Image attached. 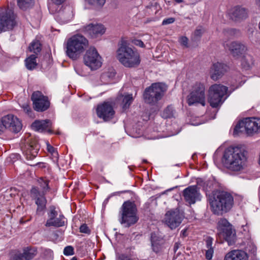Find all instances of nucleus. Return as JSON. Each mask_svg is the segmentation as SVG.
<instances>
[{"instance_id":"1","label":"nucleus","mask_w":260,"mask_h":260,"mask_svg":"<svg viewBox=\"0 0 260 260\" xmlns=\"http://www.w3.org/2000/svg\"><path fill=\"white\" fill-rule=\"evenodd\" d=\"M244 147L242 145L230 146L223 153L222 162L224 166L234 171H239L243 168Z\"/></svg>"},{"instance_id":"2","label":"nucleus","mask_w":260,"mask_h":260,"mask_svg":"<svg viewBox=\"0 0 260 260\" xmlns=\"http://www.w3.org/2000/svg\"><path fill=\"white\" fill-rule=\"evenodd\" d=\"M211 211L215 214L222 215L229 211L234 205V198L229 192L216 191L209 198Z\"/></svg>"},{"instance_id":"3","label":"nucleus","mask_w":260,"mask_h":260,"mask_svg":"<svg viewBox=\"0 0 260 260\" xmlns=\"http://www.w3.org/2000/svg\"><path fill=\"white\" fill-rule=\"evenodd\" d=\"M117 57L119 62L127 68L138 67L141 61L139 53L135 48H132L127 41L123 40L117 51Z\"/></svg>"},{"instance_id":"4","label":"nucleus","mask_w":260,"mask_h":260,"mask_svg":"<svg viewBox=\"0 0 260 260\" xmlns=\"http://www.w3.org/2000/svg\"><path fill=\"white\" fill-rule=\"evenodd\" d=\"M137 211V208L134 202H124L119 212V222L126 228L135 224L139 220Z\"/></svg>"},{"instance_id":"5","label":"nucleus","mask_w":260,"mask_h":260,"mask_svg":"<svg viewBox=\"0 0 260 260\" xmlns=\"http://www.w3.org/2000/svg\"><path fill=\"white\" fill-rule=\"evenodd\" d=\"M88 45V40L81 35H75L67 43L66 53L72 59L76 60Z\"/></svg>"},{"instance_id":"6","label":"nucleus","mask_w":260,"mask_h":260,"mask_svg":"<svg viewBox=\"0 0 260 260\" xmlns=\"http://www.w3.org/2000/svg\"><path fill=\"white\" fill-rule=\"evenodd\" d=\"M187 103L190 106L200 104L206 106V86L204 83L196 82L191 86L186 98Z\"/></svg>"},{"instance_id":"7","label":"nucleus","mask_w":260,"mask_h":260,"mask_svg":"<svg viewBox=\"0 0 260 260\" xmlns=\"http://www.w3.org/2000/svg\"><path fill=\"white\" fill-rule=\"evenodd\" d=\"M228 88L221 84H214L208 90V101L211 107H220L224 101L223 97L227 93Z\"/></svg>"},{"instance_id":"8","label":"nucleus","mask_w":260,"mask_h":260,"mask_svg":"<svg viewBox=\"0 0 260 260\" xmlns=\"http://www.w3.org/2000/svg\"><path fill=\"white\" fill-rule=\"evenodd\" d=\"M217 231L219 237L226 241L229 245L235 243L236 241L235 230L227 219L221 218L218 221Z\"/></svg>"},{"instance_id":"9","label":"nucleus","mask_w":260,"mask_h":260,"mask_svg":"<svg viewBox=\"0 0 260 260\" xmlns=\"http://www.w3.org/2000/svg\"><path fill=\"white\" fill-rule=\"evenodd\" d=\"M166 90L165 84L155 83L145 89L143 96L145 102L150 104H155L160 100Z\"/></svg>"},{"instance_id":"10","label":"nucleus","mask_w":260,"mask_h":260,"mask_svg":"<svg viewBox=\"0 0 260 260\" xmlns=\"http://www.w3.org/2000/svg\"><path fill=\"white\" fill-rule=\"evenodd\" d=\"M15 15L11 9H7L0 13V32L12 29L16 25Z\"/></svg>"},{"instance_id":"11","label":"nucleus","mask_w":260,"mask_h":260,"mask_svg":"<svg viewBox=\"0 0 260 260\" xmlns=\"http://www.w3.org/2000/svg\"><path fill=\"white\" fill-rule=\"evenodd\" d=\"M83 59L85 64L92 70H97L102 64V58L94 47H90L86 51Z\"/></svg>"},{"instance_id":"12","label":"nucleus","mask_w":260,"mask_h":260,"mask_svg":"<svg viewBox=\"0 0 260 260\" xmlns=\"http://www.w3.org/2000/svg\"><path fill=\"white\" fill-rule=\"evenodd\" d=\"M34 109L38 112H43L50 106V102L47 96L39 91L34 92L31 95Z\"/></svg>"},{"instance_id":"13","label":"nucleus","mask_w":260,"mask_h":260,"mask_svg":"<svg viewBox=\"0 0 260 260\" xmlns=\"http://www.w3.org/2000/svg\"><path fill=\"white\" fill-rule=\"evenodd\" d=\"M2 122L4 126L9 131L18 133L22 127L20 120L12 114H8L2 118Z\"/></svg>"},{"instance_id":"14","label":"nucleus","mask_w":260,"mask_h":260,"mask_svg":"<svg viewBox=\"0 0 260 260\" xmlns=\"http://www.w3.org/2000/svg\"><path fill=\"white\" fill-rule=\"evenodd\" d=\"M260 131V118L251 117L245 118V134L253 137Z\"/></svg>"},{"instance_id":"15","label":"nucleus","mask_w":260,"mask_h":260,"mask_svg":"<svg viewBox=\"0 0 260 260\" xmlns=\"http://www.w3.org/2000/svg\"><path fill=\"white\" fill-rule=\"evenodd\" d=\"M183 218V215L178 210L168 211L165 214V222L171 229L178 227Z\"/></svg>"},{"instance_id":"16","label":"nucleus","mask_w":260,"mask_h":260,"mask_svg":"<svg viewBox=\"0 0 260 260\" xmlns=\"http://www.w3.org/2000/svg\"><path fill=\"white\" fill-rule=\"evenodd\" d=\"M96 113L99 118L107 121L113 118L115 111L112 104L107 102L98 106Z\"/></svg>"},{"instance_id":"17","label":"nucleus","mask_w":260,"mask_h":260,"mask_svg":"<svg viewBox=\"0 0 260 260\" xmlns=\"http://www.w3.org/2000/svg\"><path fill=\"white\" fill-rule=\"evenodd\" d=\"M66 221L64 216L62 214H59L58 216V213L55 208H52L48 214V219L45 223V226L47 227H61L65 225Z\"/></svg>"},{"instance_id":"18","label":"nucleus","mask_w":260,"mask_h":260,"mask_svg":"<svg viewBox=\"0 0 260 260\" xmlns=\"http://www.w3.org/2000/svg\"><path fill=\"white\" fill-rule=\"evenodd\" d=\"M183 196L185 202L189 204H193L201 200L199 188L196 185L189 186L183 191Z\"/></svg>"},{"instance_id":"19","label":"nucleus","mask_w":260,"mask_h":260,"mask_svg":"<svg viewBox=\"0 0 260 260\" xmlns=\"http://www.w3.org/2000/svg\"><path fill=\"white\" fill-rule=\"evenodd\" d=\"M30 194L32 198L35 200L37 205V212H40L46 208L47 200L45 197V194H41L38 187H32L30 190Z\"/></svg>"},{"instance_id":"20","label":"nucleus","mask_w":260,"mask_h":260,"mask_svg":"<svg viewBox=\"0 0 260 260\" xmlns=\"http://www.w3.org/2000/svg\"><path fill=\"white\" fill-rule=\"evenodd\" d=\"M228 67L226 64L217 62L212 64L210 70V78L214 81L220 79L228 71Z\"/></svg>"},{"instance_id":"21","label":"nucleus","mask_w":260,"mask_h":260,"mask_svg":"<svg viewBox=\"0 0 260 260\" xmlns=\"http://www.w3.org/2000/svg\"><path fill=\"white\" fill-rule=\"evenodd\" d=\"M150 241L152 250L155 253L162 252L166 248L165 239L155 232L151 234Z\"/></svg>"},{"instance_id":"22","label":"nucleus","mask_w":260,"mask_h":260,"mask_svg":"<svg viewBox=\"0 0 260 260\" xmlns=\"http://www.w3.org/2000/svg\"><path fill=\"white\" fill-rule=\"evenodd\" d=\"M37 248L26 247L23 249V252L15 253L12 257V260H31L37 254Z\"/></svg>"},{"instance_id":"23","label":"nucleus","mask_w":260,"mask_h":260,"mask_svg":"<svg viewBox=\"0 0 260 260\" xmlns=\"http://www.w3.org/2000/svg\"><path fill=\"white\" fill-rule=\"evenodd\" d=\"M40 146L36 141H31L22 148L23 154L28 160L35 158L38 153Z\"/></svg>"},{"instance_id":"24","label":"nucleus","mask_w":260,"mask_h":260,"mask_svg":"<svg viewBox=\"0 0 260 260\" xmlns=\"http://www.w3.org/2000/svg\"><path fill=\"white\" fill-rule=\"evenodd\" d=\"M81 30L85 34L89 35L92 38L96 37L99 35H102L105 31L104 26L102 24H93L92 23L83 26Z\"/></svg>"},{"instance_id":"25","label":"nucleus","mask_w":260,"mask_h":260,"mask_svg":"<svg viewBox=\"0 0 260 260\" xmlns=\"http://www.w3.org/2000/svg\"><path fill=\"white\" fill-rule=\"evenodd\" d=\"M52 122L49 119L45 120H36L31 124V127L35 131L40 132H47L52 134V132L50 129Z\"/></svg>"},{"instance_id":"26","label":"nucleus","mask_w":260,"mask_h":260,"mask_svg":"<svg viewBox=\"0 0 260 260\" xmlns=\"http://www.w3.org/2000/svg\"><path fill=\"white\" fill-rule=\"evenodd\" d=\"M244 9L239 6H236L231 9L229 13V18L235 22L240 21L243 18Z\"/></svg>"},{"instance_id":"27","label":"nucleus","mask_w":260,"mask_h":260,"mask_svg":"<svg viewBox=\"0 0 260 260\" xmlns=\"http://www.w3.org/2000/svg\"><path fill=\"white\" fill-rule=\"evenodd\" d=\"M225 48H228L232 54L235 57H238L242 54L243 45L238 42H232L230 44L224 45Z\"/></svg>"},{"instance_id":"28","label":"nucleus","mask_w":260,"mask_h":260,"mask_svg":"<svg viewBox=\"0 0 260 260\" xmlns=\"http://www.w3.org/2000/svg\"><path fill=\"white\" fill-rule=\"evenodd\" d=\"M223 260H244V251L235 249L228 252Z\"/></svg>"},{"instance_id":"29","label":"nucleus","mask_w":260,"mask_h":260,"mask_svg":"<svg viewBox=\"0 0 260 260\" xmlns=\"http://www.w3.org/2000/svg\"><path fill=\"white\" fill-rule=\"evenodd\" d=\"M234 124L233 136L237 137L242 135L244 132V118H237Z\"/></svg>"},{"instance_id":"30","label":"nucleus","mask_w":260,"mask_h":260,"mask_svg":"<svg viewBox=\"0 0 260 260\" xmlns=\"http://www.w3.org/2000/svg\"><path fill=\"white\" fill-rule=\"evenodd\" d=\"M73 12L70 7L64 8L63 11H60L58 12V16L60 17L64 22H68L73 17Z\"/></svg>"},{"instance_id":"31","label":"nucleus","mask_w":260,"mask_h":260,"mask_svg":"<svg viewBox=\"0 0 260 260\" xmlns=\"http://www.w3.org/2000/svg\"><path fill=\"white\" fill-rule=\"evenodd\" d=\"M212 241L213 239L211 237H208L206 241L207 248L206 251V258L208 260L212 259L214 252L213 248L212 247Z\"/></svg>"},{"instance_id":"32","label":"nucleus","mask_w":260,"mask_h":260,"mask_svg":"<svg viewBox=\"0 0 260 260\" xmlns=\"http://www.w3.org/2000/svg\"><path fill=\"white\" fill-rule=\"evenodd\" d=\"M37 55L32 54L25 60V66L28 70H32L37 66L36 62Z\"/></svg>"},{"instance_id":"33","label":"nucleus","mask_w":260,"mask_h":260,"mask_svg":"<svg viewBox=\"0 0 260 260\" xmlns=\"http://www.w3.org/2000/svg\"><path fill=\"white\" fill-rule=\"evenodd\" d=\"M176 111L174 108L172 106H168L164 109L161 113V116L165 119L171 118L175 117Z\"/></svg>"},{"instance_id":"34","label":"nucleus","mask_w":260,"mask_h":260,"mask_svg":"<svg viewBox=\"0 0 260 260\" xmlns=\"http://www.w3.org/2000/svg\"><path fill=\"white\" fill-rule=\"evenodd\" d=\"M38 182L41 189V191H40L41 194H46V193L50 189V187L49 186V180L44 179L42 178H40L38 180Z\"/></svg>"},{"instance_id":"35","label":"nucleus","mask_w":260,"mask_h":260,"mask_svg":"<svg viewBox=\"0 0 260 260\" xmlns=\"http://www.w3.org/2000/svg\"><path fill=\"white\" fill-rule=\"evenodd\" d=\"M29 50L30 52H33L36 54L41 50V45L39 41H34L31 43L29 46Z\"/></svg>"},{"instance_id":"36","label":"nucleus","mask_w":260,"mask_h":260,"mask_svg":"<svg viewBox=\"0 0 260 260\" xmlns=\"http://www.w3.org/2000/svg\"><path fill=\"white\" fill-rule=\"evenodd\" d=\"M133 101L132 94L125 95L122 100V106L123 110L128 109Z\"/></svg>"},{"instance_id":"37","label":"nucleus","mask_w":260,"mask_h":260,"mask_svg":"<svg viewBox=\"0 0 260 260\" xmlns=\"http://www.w3.org/2000/svg\"><path fill=\"white\" fill-rule=\"evenodd\" d=\"M34 3V0H17L19 7L22 10H26L31 7Z\"/></svg>"},{"instance_id":"38","label":"nucleus","mask_w":260,"mask_h":260,"mask_svg":"<svg viewBox=\"0 0 260 260\" xmlns=\"http://www.w3.org/2000/svg\"><path fill=\"white\" fill-rule=\"evenodd\" d=\"M254 64L252 56L249 54H245V70L250 69Z\"/></svg>"},{"instance_id":"39","label":"nucleus","mask_w":260,"mask_h":260,"mask_svg":"<svg viewBox=\"0 0 260 260\" xmlns=\"http://www.w3.org/2000/svg\"><path fill=\"white\" fill-rule=\"evenodd\" d=\"M87 2L92 5L96 7H101L105 3L106 0H86Z\"/></svg>"},{"instance_id":"40","label":"nucleus","mask_w":260,"mask_h":260,"mask_svg":"<svg viewBox=\"0 0 260 260\" xmlns=\"http://www.w3.org/2000/svg\"><path fill=\"white\" fill-rule=\"evenodd\" d=\"M63 254L65 255H71L74 254V248L71 246H68L64 248Z\"/></svg>"},{"instance_id":"41","label":"nucleus","mask_w":260,"mask_h":260,"mask_svg":"<svg viewBox=\"0 0 260 260\" xmlns=\"http://www.w3.org/2000/svg\"><path fill=\"white\" fill-rule=\"evenodd\" d=\"M248 254H254L256 255V247L252 243H251L249 245V248H248Z\"/></svg>"},{"instance_id":"42","label":"nucleus","mask_w":260,"mask_h":260,"mask_svg":"<svg viewBox=\"0 0 260 260\" xmlns=\"http://www.w3.org/2000/svg\"><path fill=\"white\" fill-rule=\"evenodd\" d=\"M22 108H23L24 111L26 114H27L30 116H31V114L32 111H31V108L29 105H28L27 104H23L22 106Z\"/></svg>"},{"instance_id":"43","label":"nucleus","mask_w":260,"mask_h":260,"mask_svg":"<svg viewBox=\"0 0 260 260\" xmlns=\"http://www.w3.org/2000/svg\"><path fill=\"white\" fill-rule=\"evenodd\" d=\"M80 232L83 233L89 234L90 231L86 224H83L80 227Z\"/></svg>"},{"instance_id":"44","label":"nucleus","mask_w":260,"mask_h":260,"mask_svg":"<svg viewBox=\"0 0 260 260\" xmlns=\"http://www.w3.org/2000/svg\"><path fill=\"white\" fill-rule=\"evenodd\" d=\"M175 21V18L170 17L165 19L162 22V25H165L174 23Z\"/></svg>"},{"instance_id":"45","label":"nucleus","mask_w":260,"mask_h":260,"mask_svg":"<svg viewBox=\"0 0 260 260\" xmlns=\"http://www.w3.org/2000/svg\"><path fill=\"white\" fill-rule=\"evenodd\" d=\"M245 260H258V259L256 254H248L247 252H245Z\"/></svg>"},{"instance_id":"46","label":"nucleus","mask_w":260,"mask_h":260,"mask_svg":"<svg viewBox=\"0 0 260 260\" xmlns=\"http://www.w3.org/2000/svg\"><path fill=\"white\" fill-rule=\"evenodd\" d=\"M188 39L187 37H182L180 39V44L186 47H188Z\"/></svg>"},{"instance_id":"47","label":"nucleus","mask_w":260,"mask_h":260,"mask_svg":"<svg viewBox=\"0 0 260 260\" xmlns=\"http://www.w3.org/2000/svg\"><path fill=\"white\" fill-rule=\"evenodd\" d=\"M133 44L134 45L141 47L142 48L145 47L144 43L140 40H134L132 41Z\"/></svg>"},{"instance_id":"48","label":"nucleus","mask_w":260,"mask_h":260,"mask_svg":"<svg viewBox=\"0 0 260 260\" xmlns=\"http://www.w3.org/2000/svg\"><path fill=\"white\" fill-rule=\"evenodd\" d=\"M204 32V30L201 27L197 28L194 31V35L197 37H200Z\"/></svg>"},{"instance_id":"49","label":"nucleus","mask_w":260,"mask_h":260,"mask_svg":"<svg viewBox=\"0 0 260 260\" xmlns=\"http://www.w3.org/2000/svg\"><path fill=\"white\" fill-rule=\"evenodd\" d=\"M118 260H133L128 255L125 254H121L118 255Z\"/></svg>"},{"instance_id":"50","label":"nucleus","mask_w":260,"mask_h":260,"mask_svg":"<svg viewBox=\"0 0 260 260\" xmlns=\"http://www.w3.org/2000/svg\"><path fill=\"white\" fill-rule=\"evenodd\" d=\"M181 245V243L179 242H176L174 244L173 250L174 253H176L177 250L179 249V248Z\"/></svg>"},{"instance_id":"51","label":"nucleus","mask_w":260,"mask_h":260,"mask_svg":"<svg viewBox=\"0 0 260 260\" xmlns=\"http://www.w3.org/2000/svg\"><path fill=\"white\" fill-rule=\"evenodd\" d=\"M47 150L49 152L52 153H53L55 152L54 148L49 144L47 145Z\"/></svg>"},{"instance_id":"52","label":"nucleus","mask_w":260,"mask_h":260,"mask_svg":"<svg viewBox=\"0 0 260 260\" xmlns=\"http://www.w3.org/2000/svg\"><path fill=\"white\" fill-rule=\"evenodd\" d=\"M53 3L59 5L63 3L66 0H51Z\"/></svg>"},{"instance_id":"53","label":"nucleus","mask_w":260,"mask_h":260,"mask_svg":"<svg viewBox=\"0 0 260 260\" xmlns=\"http://www.w3.org/2000/svg\"><path fill=\"white\" fill-rule=\"evenodd\" d=\"M45 253H46V254L49 255V256H51L52 255V251L50 249H45L44 251Z\"/></svg>"},{"instance_id":"54","label":"nucleus","mask_w":260,"mask_h":260,"mask_svg":"<svg viewBox=\"0 0 260 260\" xmlns=\"http://www.w3.org/2000/svg\"><path fill=\"white\" fill-rule=\"evenodd\" d=\"M187 229H184L181 232V235L183 237H185L187 236Z\"/></svg>"},{"instance_id":"55","label":"nucleus","mask_w":260,"mask_h":260,"mask_svg":"<svg viewBox=\"0 0 260 260\" xmlns=\"http://www.w3.org/2000/svg\"><path fill=\"white\" fill-rule=\"evenodd\" d=\"M177 3H181L183 2V0H174Z\"/></svg>"},{"instance_id":"56","label":"nucleus","mask_w":260,"mask_h":260,"mask_svg":"<svg viewBox=\"0 0 260 260\" xmlns=\"http://www.w3.org/2000/svg\"><path fill=\"white\" fill-rule=\"evenodd\" d=\"M256 3L257 5L260 7V0H256Z\"/></svg>"},{"instance_id":"57","label":"nucleus","mask_w":260,"mask_h":260,"mask_svg":"<svg viewBox=\"0 0 260 260\" xmlns=\"http://www.w3.org/2000/svg\"><path fill=\"white\" fill-rule=\"evenodd\" d=\"M71 260H77L76 257H73Z\"/></svg>"},{"instance_id":"58","label":"nucleus","mask_w":260,"mask_h":260,"mask_svg":"<svg viewBox=\"0 0 260 260\" xmlns=\"http://www.w3.org/2000/svg\"><path fill=\"white\" fill-rule=\"evenodd\" d=\"M225 99H226V97H225V98H223V99H224V100H225Z\"/></svg>"}]
</instances>
